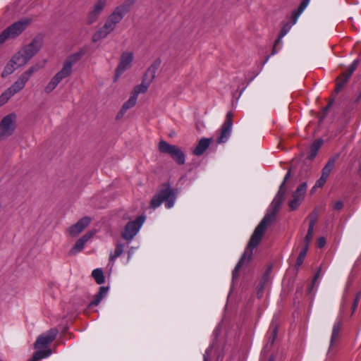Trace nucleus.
Returning a JSON list of instances; mask_svg holds the SVG:
<instances>
[{"instance_id": "1", "label": "nucleus", "mask_w": 361, "mask_h": 361, "mask_svg": "<svg viewBox=\"0 0 361 361\" xmlns=\"http://www.w3.org/2000/svg\"><path fill=\"white\" fill-rule=\"evenodd\" d=\"M290 176V171H288L284 177L283 183L279 187L277 194L269 207L267 214L255 229L242 257L236 264L233 271V279L238 278L239 269L242 267L248 264L252 259L253 250L259 245L268 226L274 221V216L284 200V196L286 192L285 185Z\"/></svg>"}, {"instance_id": "2", "label": "nucleus", "mask_w": 361, "mask_h": 361, "mask_svg": "<svg viewBox=\"0 0 361 361\" xmlns=\"http://www.w3.org/2000/svg\"><path fill=\"white\" fill-rule=\"evenodd\" d=\"M57 334V329H51L37 338L35 343V348L37 349V351L31 361H37L47 357L51 354V350L47 349L46 347L56 338Z\"/></svg>"}, {"instance_id": "3", "label": "nucleus", "mask_w": 361, "mask_h": 361, "mask_svg": "<svg viewBox=\"0 0 361 361\" xmlns=\"http://www.w3.org/2000/svg\"><path fill=\"white\" fill-rule=\"evenodd\" d=\"M176 197V192L169 187H166L153 196L150 202V207L152 209H156L164 202L166 207L171 209L174 205Z\"/></svg>"}, {"instance_id": "4", "label": "nucleus", "mask_w": 361, "mask_h": 361, "mask_svg": "<svg viewBox=\"0 0 361 361\" xmlns=\"http://www.w3.org/2000/svg\"><path fill=\"white\" fill-rule=\"evenodd\" d=\"M158 149L161 153L169 154L178 164L182 165L185 163V154L178 146L161 140L158 145Z\"/></svg>"}, {"instance_id": "5", "label": "nucleus", "mask_w": 361, "mask_h": 361, "mask_svg": "<svg viewBox=\"0 0 361 361\" xmlns=\"http://www.w3.org/2000/svg\"><path fill=\"white\" fill-rule=\"evenodd\" d=\"M17 116L14 113L9 114L0 121V142L13 135L16 128Z\"/></svg>"}, {"instance_id": "6", "label": "nucleus", "mask_w": 361, "mask_h": 361, "mask_svg": "<svg viewBox=\"0 0 361 361\" xmlns=\"http://www.w3.org/2000/svg\"><path fill=\"white\" fill-rule=\"evenodd\" d=\"M29 23V20L23 19L11 25L0 35V44L6 39L14 38L19 35L27 27Z\"/></svg>"}, {"instance_id": "7", "label": "nucleus", "mask_w": 361, "mask_h": 361, "mask_svg": "<svg viewBox=\"0 0 361 361\" xmlns=\"http://www.w3.org/2000/svg\"><path fill=\"white\" fill-rule=\"evenodd\" d=\"M144 221L145 217L139 216L135 221L128 222L122 233V237L126 240H131L138 233Z\"/></svg>"}, {"instance_id": "8", "label": "nucleus", "mask_w": 361, "mask_h": 361, "mask_svg": "<svg viewBox=\"0 0 361 361\" xmlns=\"http://www.w3.org/2000/svg\"><path fill=\"white\" fill-rule=\"evenodd\" d=\"M133 59V53L131 51H124L121 54L119 63L115 71V80H116L124 71L131 67Z\"/></svg>"}, {"instance_id": "9", "label": "nucleus", "mask_w": 361, "mask_h": 361, "mask_svg": "<svg viewBox=\"0 0 361 361\" xmlns=\"http://www.w3.org/2000/svg\"><path fill=\"white\" fill-rule=\"evenodd\" d=\"M43 44L42 39L39 37L34 38L30 43L21 47L24 54L30 60L40 50Z\"/></svg>"}, {"instance_id": "10", "label": "nucleus", "mask_w": 361, "mask_h": 361, "mask_svg": "<svg viewBox=\"0 0 361 361\" xmlns=\"http://www.w3.org/2000/svg\"><path fill=\"white\" fill-rule=\"evenodd\" d=\"M91 221V219L88 216L81 218L67 229V233L72 237L78 236L89 226Z\"/></svg>"}, {"instance_id": "11", "label": "nucleus", "mask_w": 361, "mask_h": 361, "mask_svg": "<svg viewBox=\"0 0 361 361\" xmlns=\"http://www.w3.org/2000/svg\"><path fill=\"white\" fill-rule=\"evenodd\" d=\"M107 0H97L94 4L92 8L88 13L87 18V23L89 25L94 23L99 17L104 8L106 4Z\"/></svg>"}, {"instance_id": "12", "label": "nucleus", "mask_w": 361, "mask_h": 361, "mask_svg": "<svg viewBox=\"0 0 361 361\" xmlns=\"http://www.w3.org/2000/svg\"><path fill=\"white\" fill-rule=\"evenodd\" d=\"M130 5L131 2L128 0L126 1L124 4L116 7L108 18L117 25L121 21L124 16L128 13Z\"/></svg>"}, {"instance_id": "13", "label": "nucleus", "mask_w": 361, "mask_h": 361, "mask_svg": "<svg viewBox=\"0 0 361 361\" xmlns=\"http://www.w3.org/2000/svg\"><path fill=\"white\" fill-rule=\"evenodd\" d=\"M232 125V114L229 112L226 115V120L221 129L220 135L217 138L218 143H224L227 141L231 135Z\"/></svg>"}, {"instance_id": "14", "label": "nucleus", "mask_w": 361, "mask_h": 361, "mask_svg": "<svg viewBox=\"0 0 361 361\" xmlns=\"http://www.w3.org/2000/svg\"><path fill=\"white\" fill-rule=\"evenodd\" d=\"M27 82L28 80H27L23 76L20 75L17 80L14 82L3 93L8 99H10V98H11L13 95L21 91L25 87V85Z\"/></svg>"}, {"instance_id": "15", "label": "nucleus", "mask_w": 361, "mask_h": 361, "mask_svg": "<svg viewBox=\"0 0 361 361\" xmlns=\"http://www.w3.org/2000/svg\"><path fill=\"white\" fill-rule=\"evenodd\" d=\"M307 190V184L303 183L300 184L293 195V200L290 201L289 206L291 209H295L302 202Z\"/></svg>"}, {"instance_id": "16", "label": "nucleus", "mask_w": 361, "mask_h": 361, "mask_svg": "<svg viewBox=\"0 0 361 361\" xmlns=\"http://www.w3.org/2000/svg\"><path fill=\"white\" fill-rule=\"evenodd\" d=\"M95 233V231H90L80 238L76 241L74 246L71 249L69 254L71 255H74L82 251L84 249L86 243L93 238Z\"/></svg>"}, {"instance_id": "17", "label": "nucleus", "mask_w": 361, "mask_h": 361, "mask_svg": "<svg viewBox=\"0 0 361 361\" xmlns=\"http://www.w3.org/2000/svg\"><path fill=\"white\" fill-rule=\"evenodd\" d=\"M79 55H73L70 57L63 65L62 68L55 75L61 80L67 78L72 71V66L73 63L78 61Z\"/></svg>"}, {"instance_id": "18", "label": "nucleus", "mask_w": 361, "mask_h": 361, "mask_svg": "<svg viewBox=\"0 0 361 361\" xmlns=\"http://www.w3.org/2000/svg\"><path fill=\"white\" fill-rule=\"evenodd\" d=\"M116 24L112 22L110 19L107 18L104 25L94 36L93 40L97 41L98 39L106 37L110 34L116 27Z\"/></svg>"}, {"instance_id": "19", "label": "nucleus", "mask_w": 361, "mask_h": 361, "mask_svg": "<svg viewBox=\"0 0 361 361\" xmlns=\"http://www.w3.org/2000/svg\"><path fill=\"white\" fill-rule=\"evenodd\" d=\"M161 65V60L159 59H156L152 64L147 69L144 79L148 82H152L155 78L156 73Z\"/></svg>"}, {"instance_id": "20", "label": "nucleus", "mask_w": 361, "mask_h": 361, "mask_svg": "<svg viewBox=\"0 0 361 361\" xmlns=\"http://www.w3.org/2000/svg\"><path fill=\"white\" fill-rule=\"evenodd\" d=\"M137 97L132 94L130 98L126 101L121 108L119 112L116 115V119H119L123 116L128 109L133 107L137 102Z\"/></svg>"}, {"instance_id": "21", "label": "nucleus", "mask_w": 361, "mask_h": 361, "mask_svg": "<svg viewBox=\"0 0 361 361\" xmlns=\"http://www.w3.org/2000/svg\"><path fill=\"white\" fill-rule=\"evenodd\" d=\"M212 141V138H202L197 147L194 149L193 153L197 156L202 155L208 148Z\"/></svg>"}, {"instance_id": "22", "label": "nucleus", "mask_w": 361, "mask_h": 361, "mask_svg": "<svg viewBox=\"0 0 361 361\" xmlns=\"http://www.w3.org/2000/svg\"><path fill=\"white\" fill-rule=\"evenodd\" d=\"M11 59L12 63H16L19 68L25 66L30 61L29 58L24 54L21 49H19Z\"/></svg>"}, {"instance_id": "23", "label": "nucleus", "mask_w": 361, "mask_h": 361, "mask_svg": "<svg viewBox=\"0 0 361 361\" xmlns=\"http://www.w3.org/2000/svg\"><path fill=\"white\" fill-rule=\"evenodd\" d=\"M108 288L102 286L99 288V292L95 295L93 300L90 303L89 306H97L99 304L102 298L107 294Z\"/></svg>"}, {"instance_id": "24", "label": "nucleus", "mask_w": 361, "mask_h": 361, "mask_svg": "<svg viewBox=\"0 0 361 361\" xmlns=\"http://www.w3.org/2000/svg\"><path fill=\"white\" fill-rule=\"evenodd\" d=\"M124 250V245L118 243L116 245L115 250L109 255V261L113 264L117 257L121 255Z\"/></svg>"}, {"instance_id": "25", "label": "nucleus", "mask_w": 361, "mask_h": 361, "mask_svg": "<svg viewBox=\"0 0 361 361\" xmlns=\"http://www.w3.org/2000/svg\"><path fill=\"white\" fill-rule=\"evenodd\" d=\"M336 163V158H331L330 159L324 167L322 169V176H324V178H328L329 176L330 175L332 169H334Z\"/></svg>"}, {"instance_id": "26", "label": "nucleus", "mask_w": 361, "mask_h": 361, "mask_svg": "<svg viewBox=\"0 0 361 361\" xmlns=\"http://www.w3.org/2000/svg\"><path fill=\"white\" fill-rule=\"evenodd\" d=\"M18 68H19L16 63H12V59L9 61V62L4 67L2 73L1 77L5 78L11 73H13Z\"/></svg>"}, {"instance_id": "27", "label": "nucleus", "mask_w": 361, "mask_h": 361, "mask_svg": "<svg viewBox=\"0 0 361 361\" xmlns=\"http://www.w3.org/2000/svg\"><path fill=\"white\" fill-rule=\"evenodd\" d=\"M150 84L151 82H148L146 80L143 79L142 82L134 88L132 94L137 97L139 94L147 92Z\"/></svg>"}, {"instance_id": "28", "label": "nucleus", "mask_w": 361, "mask_h": 361, "mask_svg": "<svg viewBox=\"0 0 361 361\" xmlns=\"http://www.w3.org/2000/svg\"><path fill=\"white\" fill-rule=\"evenodd\" d=\"M61 80L54 75L48 84L44 87V92L46 93L51 92L59 85Z\"/></svg>"}, {"instance_id": "29", "label": "nucleus", "mask_w": 361, "mask_h": 361, "mask_svg": "<svg viewBox=\"0 0 361 361\" xmlns=\"http://www.w3.org/2000/svg\"><path fill=\"white\" fill-rule=\"evenodd\" d=\"M322 145V140L321 139L317 140L314 141L310 148V153L308 155L310 159H312L316 156L319 149L321 147Z\"/></svg>"}, {"instance_id": "30", "label": "nucleus", "mask_w": 361, "mask_h": 361, "mask_svg": "<svg viewBox=\"0 0 361 361\" xmlns=\"http://www.w3.org/2000/svg\"><path fill=\"white\" fill-rule=\"evenodd\" d=\"M41 68V66L36 63L32 66H30L27 70L24 71L21 75L23 76L27 80H29L32 75L37 72Z\"/></svg>"}, {"instance_id": "31", "label": "nucleus", "mask_w": 361, "mask_h": 361, "mask_svg": "<svg viewBox=\"0 0 361 361\" xmlns=\"http://www.w3.org/2000/svg\"><path fill=\"white\" fill-rule=\"evenodd\" d=\"M92 276L94 278L97 284H102L104 283V276L103 271L101 269H95L92 272Z\"/></svg>"}, {"instance_id": "32", "label": "nucleus", "mask_w": 361, "mask_h": 361, "mask_svg": "<svg viewBox=\"0 0 361 361\" xmlns=\"http://www.w3.org/2000/svg\"><path fill=\"white\" fill-rule=\"evenodd\" d=\"M315 219H312L310 220V225H309V228H308V231H307V234L305 237V245H309V243L311 241L312 237H313V235H314V224H315Z\"/></svg>"}, {"instance_id": "33", "label": "nucleus", "mask_w": 361, "mask_h": 361, "mask_svg": "<svg viewBox=\"0 0 361 361\" xmlns=\"http://www.w3.org/2000/svg\"><path fill=\"white\" fill-rule=\"evenodd\" d=\"M350 76L344 73L337 78L336 91L338 92L344 86Z\"/></svg>"}, {"instance_id": "34", "label": "nucleus", "mask_w": 361, "mask_h": 361, "mask_svg": "<svg viewBox=\"0 0 361 361\" xmlns=\"http://www.w3.org/2000/svg\"><path fill=\"white\" fill-rule=\"evenodd\" d=\"M308 246L307 245H305L304 247L301 250L296 262V266L300 267L304 261L305 257L307 252L308 250Z\"/></svg>"}, {"instance_id": "35", "label": "nucleus", "mask_w": 361, "mask_h": 361, "mask_svg": "<svg viewBox=\"0 0 361 361\" xmlns=\"http://www.w3.org/2000/svg\"><path fill=\"white\" fill-rule=\"evenodd\" d=\"M341 324L339 321H337L334 323L333 331H332L331 342L336 336H338L339 331L341 329Z\"/></svg>"}, {"instance_id": "36", "label": "nucleus", "mask_w": 361, "mask_h": 361, "mask_svg": "<svg viewBox=\"0 0 361 361\" xmlns=\"http://www.w3.org/2000/svg\"><path fill=\"white\" fill-rule=\"evenodd\" d=\"M326 180V178H324V176H321V177L317 180L314 186L313 187V189H314L315 188L322 187L325 184Z\"/></svg>"}, {"instance_id": "37", "label": "nucleus", "mask_w": 361, "mask_h": 361, "mask_svg": "<svg viewBox=\"0 0 361 361\" xmlns=\"http://www.w3.org/2000/svg\"><path fill=\"white\" fill-rule=\"evenodd\" d=\"M310 0H303L302 3L300 5V7L298 11V16L300 15L303 12V11L305 9V8L309 4Z\"/></svg>"}, {"instance_id": "38", "label": "nucleus", "mask_w": 361, "mask_h": 361, "mask_svg": "<svg viewBox=\"0 0 361 361\" xmlns=\"http://www.w3.org/2000/svg\"><path fill=\"white\" fill-rule=\"evenodd\" d=\"M271 329V336L269 338V342L270 343V345H272L274 341L275 337L276 336L277 328H276V326L272 325Z\"/></svg>"}, {"instance_id": "39", "label": "nucleus", "mask_w": 361, "mask_h": 361, "mask_svg": "<svg viewBox=\"0 0 361 361\" xmlns=\"http://www.w3.org/2000/svg\"><path fill=\"white\" fill-rule=\"evenodd\" d=\"M288 29L283 27L280 33L279 38L276 40V44L281 43V39L287 34Z\"/></svg>"}, {"instance_id": "40", "label": "nucleus", "mask_w": 361, "mask_h": 361, "mask_svg": "<svg viewBox=\"0 0 361 361\" xmlns=\"http://www.w3.org/2000/svg\"><path fill=\"white\" fill-rule=\"evenodd\" d=\"M357 61H354L353 62V63L350 65V68H349V70H348V72L346 73L348 75H349L350 76L352 75V73H353V71L355 70V68H357Z\"/></svg>"}, {"instance_id": "41", "label": "nucleus", "mask_w": 361, "mask_h": 361, "mask_svg": "<svg viewBox=\"0 0 361 361\" xmlns=\"http://www.w3.org/2000/svg\"><path fill=\"white\" fill-rule=\"evenodd\" d=\"M9 99L6 97V96L2 93L0 95V107L6 104Z\"/></svg>"}, {"instance_id": "42", "label": "nucleus", "mask_w": 361, "mask_h": 361, "mask_svg": "<svg viewBox=\"0 0 361 361\" xmlns=\"http://www.w3.org/2000/svg\"><path fill=\"white\" fill-rule=\"evenodd\" d=\"M326 244V240L324 237H321L318 239V241H317V246L319 247V248H322Z\"/></svg>"}, {"instance_id": "43", "label": "nucleus", "mask_w": 361, "mask_h": 361, "mask_svg": "<svg viewBox=\"0 0 361 361\" xmlns=\"http://www.w3.org/2000/svg\"><path fill=\"white\" fill-rule=\"evenodd\" d=\"M360 300V293H358L354 300L353 305V311H355V309L357 307L358 302Z\"/></svg>"}, {"instance_id": "44", "label": "nucleus", "mask_w": 361, "mask_h": 361, "mask_svg": "<svg viewBox=\"0 0 361 361\" xmlns=\"http://www.w3.org/2000/svg\"><path fill=\"white\" fill-rule=\"evenodd\" d=\"M343 206V204L341 201H338L334 204V208L336 209H341Z\"/></svg>"}, {"instance_id": "45", "label": "nucleus", "mask_w": 361, "mask_h": 361, "mask_svg": "<svg viewBox=\"0 0 361 361\" xmlns=\"http://www.w3.org/2000/svg\"><path fill=\"white\" fill-rule=\"evenodd\" d=\"M264 283H265V279L264 280L263 284H262L260 288L258 290L257 295H258L259 298L262 297V289H263V286H264Z\"/></svg>"}, {"instance_id": "46", "label": "nucleus", "mask_w": 361, "mask_h": 361, "mask_svg": "<svg viewBox=\"0 0 361 361\" xmlns=\"http://www.w3.org/2000/svg\"><path fill=\"white\" fill-rule=\"evenodd\" d=\"M279 44H276V42L274 43V47H273V49H272V54H275L277 53L278 50H276V46L278 45Z\"/></svg>"}, {"instance_id": "47", "label": "nucleus", "mask_w": 361, "mask_h": 361, "mask_svg": "<svg viewBox=\"0 0 361 361\" xmlns=\"http://www.w3.org/2000/svg\"><path fill=\"white\" fill-rule=\"evenodd\" d=\"M135 247H131L128 250V253H130V255H133L134 254V252H135Z\"/></svg>"}, {"instance_id": "48", "label": "nucleus", "mask_w": 361, "mask_h": 361, "mask_svg": "<svg viewBox=\"0 0 361 361\" xmlns=\"http://www.w3.org/2000/svg\"><path fill=\"white\" fill-rule=\"evenodd\" d=\"M319 271H318L315 276H314V280H313V283H314L316 282V281L318 279V278L319 277Z\"/></svg>"}, {"instance_id": "49", "label": "nucleus", "mask_w": 361, "mask_h": 361, "mask_svg": "<svg viewBox=\"0 0 361 361\" xmlns=\"http://www.w3.org/2000/svg\"><path fill=\"white\" fill-rule=\"evenodd\" d=\"M133 255H130V253L128 252V259H127V263H128L131 259Z\"/></svg>"}, {"instance_id": "50", "label": "nucleus", "mask_w": 361, "mask_h": 361, "mask_svg": "<svg viewBox=\"0 0 361 361\" xmlns=\"http://www.w3.org/2000/svg\"><path fill=\"white\" fill-rule=\"evenodd\" d=\"M331 104H329L325 109V111H327L328 109L330 107Z\"/></svg>"}, {"instance_id": "51", "label": "nucleus", "mask_w": 361, "mask_h": 361, "mask_svg": "<svg viewBox=\"0 0 361 361\" xmlns=\"http://www.w3.org/2000/svg\"><path fill=\"white\" fill-rule=\"evenodd\" d=\"M204 361H207V357L205 355H204Z\"/></svg>"}]
</instances>
